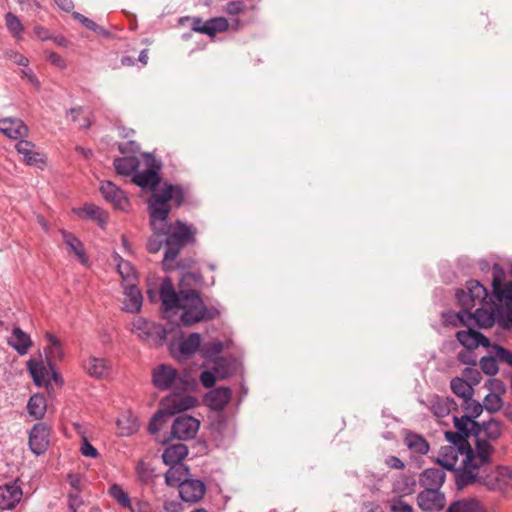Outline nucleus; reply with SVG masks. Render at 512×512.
Segmentation results:
<instances>
[{"label": "nucleus", "instance_id": "f257e3e1", "mask_svg": "<svg viewBox=\"0 0 512 512\" xmlns=\"http://www.w3.org/2000/svg\"><path fill=\"white\" fill-rule=\"evenodd\" d=\"M190 279L195 280V275L187 273L182 277L179 284V293L175 292L173 284L169 279H164L160 288L162 305L166 310H172L174 308L181 309L183 312L180 318L185 326L214 319L219 314L216 308H207L204 305L198 291L185 288V282Z\"/></svg>", "mask_w": 512, "mask_h": 512}, {"label": "nucleus", "instance_id": "f03ea898", "mask_svg": "<svg viewBox=\"0 0 512 512\" xmlns=\"http://www.w3.org/2000/svg\"><path fill=\"white\" fill-rule=\"evenodd\" d=\"M477 458L478 454L474 449L446 445L441 448L436 462L442 468L456 472V484L459 489L474 483L493 488L495 481H490L482 474L485 466L480 464Z\"/></svg>", "mask_w": 512, "mask_h": 512}, {"label": "nucleus", "instance_id": "7ed1b4c3", "mask_svg": "<svg viewBox=\"0 0 512 512\" xmlns=\"http://www.w3.org/2000/svg\"><path fill=\"white\" fill-rule=\"evenodd\" d=\"M184 198V189L173 184H165L163 189L154 192L149 198L148 210L153 229V234L147 242V249L150 253L159 252L163 242H165L164 221L171 211L170 202L179 207L183 204Z\"/></svg>", "mask_w": 512, "mask_h": 512}, {"label": "nucleus", "instance_id": "20e7f679", "mask_svg": "<svg viewBox=\"0 0 512 512\" xmlns=\"http://www.w3.org/2000/svg\"><path fill=\"white\" fill-rule=\"evenodd\" d=\"M164 233L167 249L163 259V268L172 271L178 268V264L174 262L180 250L195 241L196 229L177 220L170 224L164 222Z\"/></svg>", "mask_w": 512, "mask_h": 512}, {"label": "nucleus", "instance_id": "39448f33", "mask_svg": "<svg viewBox=\"0 0 512 512\" xmlns=\"http://www.w3.org/2000/svg\"><path fill=\"white\" fill-rule=\"evenodd\" d=\"M473 436L475 437V451L478 454V462L486 467L490 464L491 455L494 448L491 441L498 440L502 435L501 423L496 419H490L487 422L479 424L474 421Z\"/></svg>", "mask_w": 512, "mask_h": 512}, {"label": "nucleus", "instance_id": "423d86ee", "mask_svg": "<svg viewBox=\"0 0 512 512\" xmlns=\"http://www.w3.org/2000/svg\"><path fill=\"white\" fill-rule=\"evenodd\" d=\"M130 330L149 344L160 343L166 337V331L161 325L149 322L142 317H137L131 322Z\"/></svg>", "mask_w": 512, "mask_h": 512}, {"label": "nucleus", "instance_id": "0eeeda50", "mask_svg": "<svg viewBox=\"0 0 512 512\" xmlns=\"http://www.w3.org/2000/svg\"><path fill=\"white\" fill-rule=\"evenodd\" d=\"M456 431H447L445 433L446 440L450 443L448 446H457L466 449H472L468 442V438L473 436L474 421L467 418L453 417Z\"/></svg>", "mask_w": 512, "mask_h": 512}, {"label": "nucleus", "instance_id": "6e6552de", "mask_svg": "<svg viewBox=\"0 0 512 512\" xmlns=\"http://www.w3.org/2000/svg\"><path fill=\"white\" fill-rule=\"evenodd\" d=\"M152 382L160 390L179 388L185 384L177 370L166 364H161L153 369Z\"/></svg>", "mask_w": 512, "mask_h": 512}, {"label": "nucleus", "instance_id": "1a4fd4ad", "mask_svg": "<svg viewBox=\"0 0 512 512\" xmlns=\"http://www.w3.org/2000/svg\"><path fill=\"white\" fill-rule=\"evenodd\" d=\"M486 288L476 280L467 282V291H461L457 294L459 303L463 309H472L477 305H482L487 298Z\"/></svg>", "mask_w": 512, "mask_h": 512}, {"label": "nucleus", "instance_id": "9d476101", "mask_svg": "<svg viewBox=\"0 0 512 512\" xmlns=\"http://www.w3.org/2000/svg\"><path fill=\"white\" fill-rule=\"evenodd\" d=\"M230 375L229 361L224 357L212 360L211 370H204L200 374V382L205 388L214 387L217 379H226Z\"/></svg>", "mask_w": 512, "mask_h": 512}, {"label": "nucleus", "instance_id": "9b49d317", "mask_svg": "<svg viewBox=\"0 0 512 512\" xmlns=\"http://www.w3.org/2000/svg\"><path fill=\"white\" fill-rule=\"evenodd\" d=\"M196 399L193 396L173 393L161 401V411L170 416L194 407Z\"/></svg>", "mask_w": 512, "mask_h": 512}, {"label": "nucleus", "instance_id": "f8f14e48", "mask_svg": "<svg viewBox=\"0 0 512 512\" xmlns=\"http://www.w3.org/2000/svg\"><path fill=\"white\" fill-rule=\"evenodd\" d=\"M203 397L204 404L213 411L222 412L231 402L233 392L229 387L210 388Z\"/></svg>", "mask_w": 512, "mask_h": 512}, {"label": "nucleus", "instance_id": "ddd939ff", "mask_svg": "<svg viewBox=\"0 0 512 512\" xmlns=\"http://www.w3.org/2000/svg\"><path fill=\"white\" fill-rule=\"evenodd\" d=\"M200 427V422L189 415L178 416L172 425L171 432L173 436L180 440H189L196 436Z\"/></svg>", "mask_w": 512, "mask_h": 512}, {"label": "nucleus", "instance_id": "4468645a", "mask_svg": "<svg viewBox=\"0 0 512 512\" xmlns=\"http://www.w3.org/2000/svg\"><path fill=\"white\" fill-rule=\"evenodd\" d=\"M417 504L424 512H439L445 507L446 498L440 490L424 489L417 496Z\"/></svg>", "mask_w": 512, "mask_h": 512}, {"label": "nucleus", "instance_id": "2eb2a0df", "mask_svg": "<svg viewBox=\"0 0 512 512\" xmlns=\"http://www.w3.org/2000/svg\"><path fill=\"white\" fill-rule=\"evenodd\" d=\"M458 318L465 326H468V322L471 320H474L481 328H489L494 324L493 313L484 309L482 306L476 308L475 312L465 308L458 313Z\"/></svg>", "mask_w": 512, "mask_h": 512}, {"label": "nucleus", "instance_id": "dca6fc26", "mask_svg": "<svg viewBox=\"0 0 512 512\" xmlns=\"http://www.w3.org/2000/svg\"><path fill=\"white\" fill-rule=\"evenodd\" d=\"M29 446L36 455L43 454L49 446V429L43 423L33 426L29 434Z\"/></svg>", "mask_w": 512, "mask_h": 512}, {"label": "nucleus", "instance_id": "f3484780", "mask_svg": "<svg viewBox=\"0 0 512 512\" xmlns=\"http://www.w3.org/2000/svg\"><path fill=\"white\" fill-rule=\"evenodd\" d=\"M228 29V21L224 17H216L203 22L200 18H192V30L208 36H215L217 33Z\"/></svg>", "mask_w": 512, "mask_h": 512}, {"label": "nucleus", "instance_id": "a211bd4d", "mask_svg": "<svg viewBox=\"0 0 512 512\" xmlns=\"http://www.w3.org/2000/svg\"><path fill=\"white\" fill-rule=\"evenodd\" d=\"M205 484L200 480L187 479L179 488V495L185 502L195 503L201 500L205 494Z\"/></svg>", "mask_w": 512, "mask_h": 512}, {"label": "nucleus", "instance_id": "6ab92c4d", "mask_svg": "<svg viewBox=\"0 0 512 512\" xmlns=\"http://www.w3.org/2000/svg\"><path fill=\"white\" fill-rule=\"evenodd\" d=\"M22 489L17 481L0 486V509H13L22 498Z\"/></svg>", "mask_w": 512, "mask_h": 512}, {"label": "nucleus", "instance_id": "aec40b11", "mask_svg": "<svg viewBox=\"0 0 512 512\" xmlns=\"http://www.w3.org/2000/svg\"><path fill=\"white\" fill-rule=\"evenodd\" d=\"M456 337L457 340L469 350L475 349L479 346H490V341L486 336L469 326L467 330L458 331Z\"/></svg>", "mask_w": 512, "mask_h": 512}, {"label": "nucleus", "instance_id": "412c9836", "mask_svg": "<svg viewBox=\"0 0 512 512\" xmlns=\"http://www.w3.org/2000/svg\"><path fill=\"white\" fill-rule=\"evenodd\" d=\"M100 192L106 201L111 202L114 207L124 210L128 205V198L115 184L110 181L102 182Z\"/></svg>", "mask_w": 512, "mask_h": 512}, {"label": "nucleus", "instance_id": "4be33fe9", "mask_svg": "<svg viewBox=\"0 0 512 512\" xmlns=\"http://www.w3.org/2000/svg\"><path fill=\"white\" fill-rule=\"evenodd\" d=\"M446 474L443 468H427L419 476V483L424 489L440 490L445 482Z\"/></svg>", "mask_w": 512, "mask_h": 512}, {"label": "nucleus", "instance_id": "5701e85b", "mask_svg": "<svg viewBox=\"0 0 512 512\" xmlns=\"http://www.w3.org/2000/svg\"><path fill=\"white\" fill-rule=\"evenodd\" d=\"M0 131L11 139H21L28 134V128L21 119L10 117L0 120Z\"/></svg>", "mask_w": 512, "mask_h": 512}, {"label": "nucleus", "instance_id": "b1692460", "mask_svg": "<svg viewBox=\"0 0 512 512\" xmlns=\"http://www.w3.org/2000/svg\"><path fill=\"white\" fill-rule=\"evenodd\" d=\"M158 169L151 167L149 169H146L145 171L141 173H137L133 176L132 182L136 184L137 186H140L142 188H149L152 190V194L156 191H159L163 189L166 183L163 184L160 188L156 189L157 185L160 182V177L158 174Z\"/></svg>", "mask_w": 512, "mask_h": 512}, {"label": "nucleus", "instance_id": "393cba45", "mask_svg": "<svg viewBox=\"0 0 512 512\" xmlns=\"http://www.w3.org/2000/svg\"><path fill=\"white\" fill-rule=\"evenodd\" d=\"M83 367L87 374L91 377L101 379L109 375L111 364L104 358L90 356L84 361Z\"/></svg>", "mask_w": 512, "mask_h": 512}, {"label": "nucleus", "instance_id": "a878e982", "mask_svg": "<svg viewBox=\"0 0 512 512\" xmlns=\"http://www.w3.org/2000/svg\"><path fill=\"white\" fill-rule=\"evenodd\" d=\"M124 287V310L127 312L135 313L140 311L142 307V295L137 288V283L125 285Z\"/></svg>", "mask_w": 512, "mask_h": 512}, {"label": "nucleus", "instance_id": "bb28decb", "mask_svg": "<svg viewBox=\"0 0 512 512\" xmlns=\"http://www.w3.org/2000/svg\"><path fill=\"white\" fill-rule=\"evenodd\" d=\"M188 454V448L182 443L168 446L163 454L162 459L166 465L171 467L177 466Z\"/></svg>", "mask_w": 512, "mask_h": 512}, {"label": "nucleus", "instance_id": "cd10ccee", "mask_svg": "<svg viewBox=\"0 0 512 512\" xmlns=\"http://www.w3.org/2000/svg\"><path fill=\"white\" fill-rule=\"evenodd\" d=\"M45 337L49 342L48 347L44 349L46 361L48 367L52 368L56 361L63 359L64 353L60 341L53 334L46 332Z\"/></svg>", "mask_w": 512, "mask_h": 512}, {"label": "nucleus", "instance_id": "c85d7f7f", "mask_svg": "<svg viewBox=\"0 0 512 512\" xmlns=\"http://www.w3.org/2000/svg\"><path fill=\"white\" fill-rule=\"evenodd\" d=\"M28 369L37 386L47 385L50 381V368L42 361L29 360Z\"/></svg>", "mask_w": 512, "mask_h": 512}, {"label": "nucleus", "instance_id": "c756f323", "mask_svg": "<svg viewBox=\"0 0 512 512\" xmlns=\"http://www.w3.org/2000/svg\"><path fill=\"white\" fill-rule=\"evenodd\" d=\"M8 342L21 355L26 354L32 345L29 335L24 333L20 328L13 329Z\"/></svg>", "mask_w": 512, "mask_h": 512}, {"label": "nucleus", "instance_id": "7c9ffc66", "mask_svg": "<svg viewBox=\"0 0 512 512\" xmlns=\"http://www.w3.org/2000/svg\"><path fill=\"white\" fill-rule=\"evenodd\" d=\"M493 292L499 301H506L507 305L512 304V283L502 285L501 276L495 272L493 277Z\"/></svg>", "mask_w": 512, "mask_h": 512}, {"label": "nucleus", "instance_id": "2f4dec72", "mask_svg": "<svg viewBox=\"0 0 512 512\" xmlns=\"http://www.w3.org/2000/svg\"><path fill=\"white\" fill-rule=\"evenodd\" d=\"M446 512H486V510L480 501L468 498L452 503Z\"/></svg>", "mask_w": 512, "mask_h": 512}, {"label": "nucleus", "instance_id": "473e14b6", "mask_svg": "<svg viewBox=\"0 0 512 512\" xmlns=\"http://www.w3.org/2000/svg\"><path fill=\"white\" fill-rule=\"evenodd\" d=\"M489 465H487L484 469H482V474L487 477L490 481H495V486L493 488H489L490 490H494L499 486L500 482H506L507 480L512 481V468L509 466H498L495 471L492 473H487Z\"/></svg>", "mask_w": 512, "mask_h": 512}, {"label": "nucleus", "instance_id": "72a5a7b5", "mask_svg": "<svg viewBox=\"0 0 512 512\" xmlns=\"http://www.w3.org/2000/svg\"><path fill=\"white\" fill-rule=\"evenodd\" d=\"M416 480L408 475L399 476L393 483V491L399 496H407L414 493Z\"/></svg>", "mask_w": 512, "mask_h": 512}, {"label": "nucleus", "instance_id": "f704fd0d", "mask_svg": "<svg viewBox=\"0 0 512 512\" xmlns=\"http://www.w3.org/2000/svg\"><path fill=\"white\" fill-rule=\"evenodd\" d=\"M46 408V399L43 395L34 394L30 397L27 404V410L28 413L36 420L43 418L46 412Z\"/></svg>", "mask_w": 512, "mask_h": 512}, {"label": "nucleus", "instance_id": "c9c22d12", "mask_svg": "<svg viewBox=\"0 0 512 512\" xmlns=\"http://www.w3.org/2000/svg\"><path fill=\"white\" fill-rule=\"evenodd\" d=\"M77 214L79 216L95 220L101 226H103L108 219L107 213L93 204H85L82 208L77 210Z\"/></svg>", "mask_w": 512, "mask_h": 512}, {"label": "nucleus", "instance_id": "e433bc0d", "mask_svg": "<svg viewBox=\"0 0 512 512\" xmlns=\"http://www.w3.org/2000/svg\"><path fill=\"white\" fill-rule=\"evenodd\" d=\"M61 233L63 236L64 243L68 247H70V249L75 253V255L82 264H86L88 262V259L85 255L84 247L81 241L76 236L69 232L62 231Z\"/></svg>", "mask_w": 512, "mask_h": 512}, {"label": "nucleus", "instance_id": "4c0bfd02", "mask_svg": "<svg viewBox=\"0 0 512 512\" xmlns=\"http://www.w3.org/2000/svg\"><path fill=\"white\" fill-rule=\"evenodd\" d=\"M451 390L453 393L463 400H467L468 398H472L474 394V389L471 383H468L463 378L455 377L451 380L450 383Z\"/></svg>", "mask_w": 512, "mask_h": 512}, {"label": "nucleus", "instance_id": "58836bf2", "mask_svg": "<svg viewBox=\"0 0 512 512\" xmlns=\"http://www.w3.org/2000/svg\"><path fill=\"white\" fill-rule=\"evenodd\" d=\"M117 258H119L117 269L120 276L122 277L123 286L137 283L136 271L132 264L123 260L119 256H117Z\"/></svg>", "mask_w": 512, "mask_h": 512}, {"label": "nucleus", "instance_id": "ea45409f", "mask_svg": "<svg viewBox=\"0 0 512 512\" xmlns=\"http://www.w3.org/2000/svg\"><path fill=\"white\" fill-rule=\"evenodd\" d=\"M188 474V469L183 466H174L171 467L166 473H165V481L167 485L172 487H179L182 482L186 481L185 478Z\"/></svg>", "mask_w": 512, "mask_h": 512}, {"label": "nucleus", "instance_id": "a19ab883", "mask_svg": "<svg viewBox=\"0 0 512 512\" xmlns=\"http://www.w3.org/2000/svg\"><path fill=\"white\" fill-rule=\"evenodd\" d=\"M201 346L200 334L192 333L180 343L179 350L182 355L188 357L200 350Z\"/></svg>", "mask_w": 512, "mask_h": 512}, {"label": "nucleus", "instance_id": "79ce46f5", "mask_svg": "<svg viewBox=\"0 0 512 512\" xmlns=\"http://www.w3.org/2000/svg\"><path fill=\"white\" fill-rule=\"evenodd\" d=\"M138 160L135 157H123L114 160V168L118 174L128 176L138 167Z\"/></svg>", "mask_w": 512, "mask_h": 512}, {"label": "nucleus", "instance_id": "37998d69", "mask_svg": "<svg viewBox=\"0 0 512 512\" xmlns=\"http://www.w3.org/2000/svg\"><path fill=\"white\" fill-rule=\"evenodd\" d=\"M454 406L455 402L452 399L438 397L432 402L431 410L436 417L443 418L450 414Z\"/></svg>", "mask_w": 512, "mask_h": 512}, {"label": "nucleus", "instance_id": "c03bdc74", "mask_svg": "<svg viewBox=\"0 0 512 512\" xmlns=\"http://www.w3.org/2000/svg\"><path fill=\"white\" fill-rule=\"evenodd\" d=\"M405 443L415 453L426 454L429 451L428 442L420 435L408 434L405 438Z\"/></svg>", "mask_w": 512, "mask_h": 512}, {"label": "nucleus", "instance_id": "a18cd8bd", "mask_svg": "<svg viewBox=\"0 0 512 512\" xmlns=\"http://www.w3.org/2000/svg\"><path fill=\"white\" fill-rule=\"evenodd\" d=\"M464 412L460 418H467L469 421H475L474 419L479 417L483 412V404L473 400L472 398H468L464 401Z\"/></svg>", "mask_w": 512, "mask_h": 512}, {"label": "nucleus", "instance_id": "49530a36", "mask_svg": "<svg viewBox=\"0 0 512 512\" xmlns=\"http://www.w3.org/2000/svg\"><path fill=\"white\" fill-rule=\"evenodd\" d=\"M222 350L223 343L219 340L206 342L200 348L202 356L206 359L212 360L216 357H220L219 354L222 352Z\"/></svg>", "mask_w": 512, "mask_h": 512}, {"label": "nucleus", "instance_id": "de8ad7c7", "mask_svg": "<svg viewBox=\"0 0 512 512\" xmlns=\"http://www.w3.org/2000/svg\"><path fill=\"white\" fill-rule=\"evenodd\" d=\"M503 407V400L500 395L496 393H489L483 401V408L489 413H496Z\"/></svg>", "mask_w": 512, "mask_h": 512}, {"label": "nucleus", "instance_id": "09e8293b", "mask_svg": "<svg viewBox=\"0 0 512 512\" xmlns=\"http://www.w3.org/2000/svg\"><path fill=\"white\" fill-rule=\"evenodd\" d=\"M109 494L113 497L121 506L125 508L131 507V502L128 494L118 484H113L109 489Z\"/></svg>", "mask_w": 512, "mask_h": 512}, {"label": "nucleus", "instance_id": "8fccbe9b", "mask_svg": "<svg viewBox=\"0 0 512 512\" xmlns=\"http://www.w3.org/2000/svg\"><path fill=\"white\" fill-rule=\"evenodd\" d=\"M69 115L73 122H77L80 128L88 129L91 126V119L88 115L83 114L82 108H72Z\"/></svg>", "mask_w": 512, "mask_h": 512}, {"label": "nucleus", "instance_id": "3c124183", "mask_svg": "<svg viewBox=\"0 0 512 512\" xmlns=\"http://www.w3.org/2000/svg\"><path fill=\"white\" fill-rule=\"evenodd\" d=\"M5 23L8 30L15 36L23 31V25L19 18L10 12L5 15Z\"/></svg>", "mask_w": 512, "mask_h": 512}, {"label": "nucleus", "instance_id": "603ef678", "mask_svg": "<svg viewBox=\"0 0 512 512\" xmlns=\"http://www.w3.org/2000/svg\"><path fill=\"white\" fill-rule=\"evenodd\" d=\"M480 367L487 375H495L498 372L497 361L494 357H483L480 360Z\"/></svg>", "mask_w": 512, "mask_h": 512}, {"label": "nucleus", "instance_id": "864d4df0", "mask_svg": "<svg viewBox=\"0 0 512 512\" xmlns=\"http://www.w3.org/2000/svg\"><path fill=\"white\" fill-rule=\"evenodd\" d=\"M74 19L79 21L83 26H85L87 29L97 32V33H103L104 29L99 26L97 23H95L93 20L85 17L84 15L80 13H74L73 14Z\"/></svg>", "mask_w": 512, "mask_h": 512}, {"label": "nucleus", "instance_id": "5fc2aeb1", "mask_svg": "<svg viewBox=\"0 0 512 512\" xmlns=\"http://www.w3.org/2000/svg\"><path fill=\"white\" fill-rule=\"evenodd\" d=\"M166 415L161 411L159 410L154 416L153 418L151 419L149 425H148V430L150 433L152 434H155L157 433L162 424L165 422L166 420Z\"/></svg>", "mask_w": 512, "mask_h": 512}, {"label": "nucleus", "instance_id": "6e6d98bb", "mask_svg": "<svg viewBox=\"0 0 512 512\" xmlns=\"http://www.w3.org/2000/svg\"><path fill=\"white\" fill-rule=\"evenodd\" d=\"M494 350L499 361L507 363L512 367V352L498 345L494 346Z\"/></svg>", "mask_w": 512, "mask_h": 512}, {"label": "nucleus", "instance_id": "4d7b16f0", "mask_svg": "<svg viewBox=\"0 0 512 512\" xmlns=\"http://www.w3.org/2000/svg\"><path fill=\"white\" fill-rule=\"evenodd\" d=\"M34 144L27 140H20L18 143H16L15 148L17 152L21 155H23V159L27 157L28 155L32 154V151L34 150Z\"/></svg>", "mask_w": 512, "mask_h": 512}, {"label": "nucleus", "instance_id": "13d9d810", "mask_svg": "<svg viewBox=\"0 0 512 512\" xmlns=\"http://www.w3.org/2000/svg\"><path fill=\"white\" fill-rule=\"evenodd\" d=\"M136 473L138 477L144 482L148 481L151 476L148 465L143 461L138 462L136 466Z\"/></svg>", "mask_w": 512, "mask_h": 512}, {"label": "nucleus", "instance_id": "bf43d9fd", "mask_svg": "<svg viewBox=\"0 0 512 512\" xmlns=\"http://www.w3.org/2000/svg\"><path fill=\"white\" fill-rule=\"evenodd\" d=\"M6 56L11 62L20 66H26L28 64V59L16 51L10 50L6 53Z\"/></svg>", "mask_w": 512, "mask_h": 512}, {"label": "nucleus", "instance_id": "052dcab7", "mask_svg": "<svg viewBox=\"0 0 512 512\" xmlns=\"http://www.w3.org/2000/svg\"><path fill=\"white\" fill-rule=\"evenodd\" d=\"M81 453L86 457L95 458L98 455V451L93 447L86 438H83L81 444Z\"/></svg>", "mask_w": 512, "mask_h": 512}, {"label": "nucleus", "instance_id": "680f3d73", "mask_svg": "<svg viewBox=\"0 0 512 512\" xmlns=\"http://www.w3.org/2000/svg\"><path fill=\"white\" fill-rule=\"evenodd\" d=\"M392 512H413L411 505L402 500L393 501L391 504Z\"/></svg>", "mask_w": 512, "mask_h": 512}, {"label": "nucleus", "instance_id": "e2e57ef3", "mask_svg": "<svg viewBox=\"0 0 512 512\" xmlns=\"http://www.w3.org/2000/svg\"><path fill=\"white\" fill-rule=\"evenodd\" d=\"M244 3L241 2V1H234V2H229L227 5H226V8H225V11L228 13V14H231V15H236V14H239L241 13L243 10H244Z\"/></svg>", "mask_w": 512, "mask_h": 512}, {"label": "nucleus", "instance_id": "0e129e2a", "mask_svg": "<svg viewBox=\"0 0 512 512\" xmlns=\"http://www.w3.org/2000/svg\"><path fill=\"white\" fill-rule=\"evenodd\" d=\"M24 161L28 165H35V166H40L41 164L44 163L43 156L40 153L35 152L34 150L32 151V154H30L24 158Z\"/></svg>", "mask_w": 512, "mask_h": 512}, {"label": "nucleus", "instance_id": "69168bd1", "mask_svg": "<svg viewBox=\"0 0 512 512\" xmlns=\"http://www.w3.org/2000/svg\"><path fill=\"white\" fill-rule=\"evenodd\" d=\"M48 61L59 69H64L66 67L64 59L55 52H51L48 55Z\"/></svg>", "mask_w": 512, "mask_h": 512}, {"label": "nucleus", "instance_id": "338daca9", "mask_svg": "<svg viewBox=\"0 0 512 512\" xmlns=\"http://www.w3.org/2000/svg\"><path fill=\"white\" fill-rule=\"evenodd\" d=\"M385 463L388 467L392 468V469H403L404 468V463L402 460H400L398 457L396 456H389L386 460H385Z\"/></svg>", "mask_w": 512, "mask_h": 512}, {"label": "nucleus", "instance_id": "774afa93", "mask_svg": "<svg viewBox=\"0 0 512 512\" xmlns=\"http://www.w3.org/2000/svg\"><path fill=\"white\" fill-rule=\"evenodd\" d=\"M54 2L58 5L60 9L65 12H70L74 8V3L72 0H54Z\"/></svg>", "mask_w": 512, "mask_h": 512}]
</instances>
